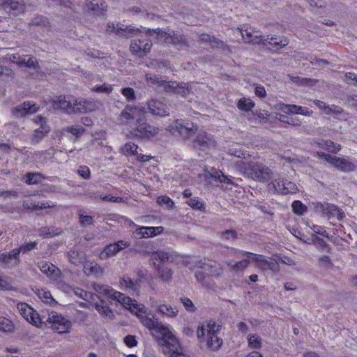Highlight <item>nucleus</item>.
<instances>
[{
	"label": "nucleus",
	"instance_id": "4468645a",
	"mask_svg": "<svg viewBox=\"0 0 357 357\" xmlns=\"http://www.w3.org/2000/svg\"><path fill=\"white\" fill-rule=\"evenodd\" d=\"M192 145L197 150L206 151L215 147V141L211 135L202 131L193 139Z\"/></svg>",
	"mask_w": 357,
	"mask_h": 357
},
{
	"label": "nucleus",
	"instance_id": "cd10ccee",
	"mask_svg": "<svg viewBox=\"0 0 357 357\" xmlns=\"http://www.w3.org/2000/svg\"><path fill=\"white\" fill-rule=\"evenodd\" d=\"M314 105L321 110H323L326 114H335L339 115L342 113V109L337 106L333 105L331 107L326 105L324 102L316 100L314 101Z\"/></svg>",
	"mask_w": 357,
	"mask_h": 357
},
{
	"label": "nucleus",
	"instance_id": "7ed1b4c3",
	"mask_svg": "<svg viewBox=\"0 0 357 357\" xmlns=\"http://www.w3.org/2000/svg\"><path fill=\"white\" fill-rule=\"evenodd\" d=\"M53 107L61 109L67 114L86 113L92 112L96 105L83 98H75L72 96H59L53 100Z\"/></svg>",
	"mask_w": 357,
	"mask_h": 357
},
{
	"label": "nucleus",
	"instance_id": "ea45409f",
	"mask_svg": "<svg viewBox=\"0 0 357 357\" xmlns=\"http://www.w3.org/2000/svg\"><path fill=\"white\" fill-rule=\"evenodd\" d=\"M320 147L326 149L328 151L332 153H337L341 150V145L335 144L331 140L321 141L319 143Z\"/></svg>",
	"mask_w": 357,
	"mask_h": 357
},
{
	"label": "nucleus",
	"instance_id": "13d9d810",
	"mask_svg": "<svg viewBox=\"0 0 357 357\" xmlns=\"http://www.w3.org/2000/svg\"><path fill=\"white\" fill-rule=\"evenodd\" d=\"M187 204L192 208L194 209H199L202 210L204 208V204L203 202L198 197H192L190 198Z\"/></svg>",
	"mask_w": 357,
	"mask_h": 357
},
{
	"label": "nucleus",
	"instance_id": "3c124183",
	"mask_svg": "<svg viewBox=\"0 0 357 357\" xmlns=\"http://www.w3.org/2000/svg\"><path fill=\"white\" fill-rule=\"evenodd\" d=\"M138 146L132 142L126 143L122 148V152L126 155H136Z\"/></svg>",
	"mask_w": 357,
	"mask_h": 357
},
{
	"label": "nucleus",
	"instance_id": "f257e3e1",
	"mask_svg": "<svg viewBox=\"0 0 357 357\" xmlns=\"http://www.w3.org/2000/svg\"><path fill=\"white\" fill-rule=\"evenodd\" d=\"M141 323L149 330H155L160 335L163 345V353L167 357H188L182 352V349L177 338L169 328L158 322V319L145 315L140 316Z\"/></svg>",
	"mask_w": 357,
	"mask_h": 357
},
{
	"label": "nucleus",
	"instance_id": "4be33fe9",
	"mask_svg": "<svg viewBox=\"0 0 357 357\" xmlns=\"http://www.w3.org/2000/svg\"><path fill=\"white\" fill-rule=\"evenodd\" d=\"M265 43L266 47L273 52H276L287 46L289 43V40L284 37H277V36H269L265 38Z\"/></svg>",
	"mask_w": 357,
	"mask_h": 357
},
{
	"label": "nucleus",
	"instance_id": "2f4dec72",
	"mask_svg": "<svg viewBox=\"0 0 357 357\" xmlns=\"http://www.w3.org/2000/svg\"><path fill=\"white\" fill-rule=\"evenodd\" d=\"M211 177L213 178L215 181H218L220 183L232 184V181L230 178L225 175L221 170L217 169L212 167L208 172Z\"/></svg>",
	"mask_w": 357,
	"mask_h": 357
},
{
	"label": "nucleus",
	"instance_id": "338daca9",
	"mask_svg": "<svg viewBox=\"0 0 357 357\" xmlns=\"http://www.w3.org/2000/svg\"><path fill=\"white\" fill-rule=\"evenodd\" d=\"M237 233L235 230L228 229L221 233V238L222 240H231L236 238Z\"/></svg>",
	"mask_w": 357,
	"mask_h": 357
},
{
	"label": "nucleus",
	"instance_id": "c9c22d12",
	"mask_svg": "<svg viewBox=\"0 0 357 357\" xmlns=\"http://www.w3.org/2000/svg\"><path fill=\"white\" fill-rule=\"evenodd\" d=\"M45 177L38 172H28L24 175V181L28 185L38 184L41 179Z\"/></svg>",
	"mask_w": 357,
	"mask_h": 357
},
{
	"label": "nucleus",
	"instance_id": "49530a36",
	"mask_svg": "<svg viewBox=\"0 0 357 357\" xmlns=\"http://www.w3.org/2000/svg\"><path fill=\"white\" fill-rule=\"evenodd\" d=\"M74 294L79 298L84 301H90L93 298V294L91 292L86 291L81 288H75L73 289Z\"/></svg>",
	"mask_w": 357,
	"mask_h": 357
},
{
	"label": "nucleus",
	"instance_id": "f704fd0d",
	"mask_svg": "<svg viewBox=\"0 0 357 357\" xmlns=\"http://www.w3.org/2000/svg\"><path fill=\"white\" fill-rule=\"evenodd\" d=\"M282 188H280V193L287 195L289 193H295L298 189L296 185L288 180L281 178Z\"/></svg>",
	"mask_w": 357,
	"mask_h": 357
},
{
	"label": "nucleus",
	"instance_id": "09e8293b",
	"mask_svg": "<svg viewBox=\"0 0 357 357\" xmlns=\"http://www.w3.org/2000/svg\"><path fill=\"white\" fill-rule=\"evenodd\" d=\"M146 229H151V227H139L135 231L134 234L137 238H149L153 237L151 231L146 230Z\"/></svg>",
	"mask_w": 357,
	"mask_h": 357
},
{
	"label": "nucleus",
	"instance_id": "aec40b11",
	"mask_svg": "<svg viewBox=\"0 0 357 357\" xmlns=\"http://www.w3.org/2000/svg\"><path fill=\"white\" fill-rule=\"evenodd\" d=\"M38 109L39 107L36 104L30 102H24L14 107L12 110V113L15 116L19 118L23 117L26 114H34L37 112Z\"/></svg>",
	"mask_w": 357,
	"mask_h": 357
},
{
	"label": "nucleus",
	"instance_id": "37998d69",
	"mask_svg": "<svg viewBox=\"0 0 357 357\" xmlns=\"http://www.w3.org/2000/svg\"><path fill=\"white\" fill-rule=\"evenodd\" d=\"M248 343L249 347L252 349H259L262 344L261 337L255 334H249L248 335Z\"/></svg>",
	"mask_w": 357,
	"mask_h": 357
},
{
	"label": "nucleus",
	"instance_id": "f03ea898",
	"mask_svg": "<svg viewBox=\"0 0 357 357\" xmlns=\"http://www.w3.org/2000/svg\"><path fill=\"white\" fill-rule=\"evenodd\" d=\"M121 123L127 124L134 122L136 123L130 130V133L135 137L149 139L158 134L159 129L148 124L144 121V114L135 107H126L121 114Z\"/></svg>",
	"mask_w": 357,
	"mask_h": 357
},
{
	"label": "nucleus",
	"instance_id": "b1692460",
	"mask_svg": "<svg viewBox=\"0 0 357 357\" xmlns=\"http://www.w3.org/2000/svg\"><path fill=\"white\" fill-rule=\"evenodd\" d=\"M320 209L328 218H337L338 220H342L344 218V213L334 204L328 203L321 204Z\"/></svg>",
	"mask_w": 357,
	"mask_h": 357
},
{
	"label": "nucleus",
	"instance_id": "bb28decb",
	"mask_svg": "<svg viewBox=\"0 0 357 357\" xmlns=\"http://www.w3.org/2000/svg\"><path fill=\"white\" fill-rule=\"evenodd\" d=\"M83 271L86 275H100L102 272V268L96 262L86 261L84 264Z\"/></svg>",
	"mask_w": 357,
	"mask_h": 357
},
{
	"label": "nucleus",
	"instance_id": "423d86ee",
	"mask_svg": "<svg viewBox=\"0 0 357 357\" xmlns=\"http://www.w3.org/2000/svg\"><path fill=\"white\" fill-rule=\"evenodd\" d=\"M144 31L149 36L156 34L161 40L166 43L172 44L176 47H182L187 45V40L183 35L178 34L169 29L165 30L160 29H144Z\"/></svg>",
	"mask_w": 357,
	"mask_h": 357
},
{
	"label": "nucleus",
	"instance_id": "6e6552de",
	"mask_svg": "<svg viewBox=\"0 0 357 357\" xmlns=\"http://www.w3.org/2000/svg\"><path fill=\"white\" fill-rule=\"evenodd\" d=\"M314 155L318 158L324 159L333 167L343 172H350L355 169V165L348 158H340L319 151H317Z\"/></svg>",
	"mask_w": 357,
	"mask_h": 357
},
{
	"label": "nucleus",
	"instance_id": "0e129e2a",
	"mask_svg": "<svg viewBox=\"0 0 357 357\" xmlns=\"http://www.w3.org/2000/svg\"><path fill=\"white\" fill-rule=\"evenodd\" d=\"M121 93L128 100H132L135 98V93L132 88H123L121 89Z\"/></svg>",
	"mask_w": 357,
	"mask_h": 357
},
{
	"label": "nucleus",
	"instance_id": "8fccbe9b",
	"mask_svg": "<svg viewBox=\"0 0 357 357\" xmlns=\"http://www.w3.org/2000/svg\"><path fill=\"white\" fill-rule=\"evenodd\" d=\"M19 61H17V64L20 66H24L30 68H36V60L33 57H29L28 60H26V56L18 57Z\"/></svg>",
	"mask_w": 357,
	"mask_h": 357
},
{
	"label": "nucleus",
	"instance_id": "72a5a7b5",
	"mask_svg": "<svg viewBox=\"0 0 357 357\" xmlns=\"http://www.w3.org/2000/svg\"><path fill=\"white\" fill-rule=\"evenodd\" d=\"M93 290L98 294L107 296L108 298H111L112 295L114 291L113 288L106 284H101L94 283L93 284Z\"/></svg>",
	"mask_w": 357,
	"mask_h": 357
},
{
	"label": "nucleus",
	"instance_id": "20e7f679",
	"mask_svg": "<svg viewBox=\"0 0 357 357\" xmlns=\"http://www.w3.org/2000/svg\"><path fill=\"white\" fill-rule=\"evenodd\" d=\"M220 328V325L213 321H209L206 325L198 326L197 336L201 342L206 343L209 349L216 351L222 344V340L218 335Z\"/></svg>",
	"mask_w": 357,
	"mask_h": 357
},
{
	"label": "nucleus",
	"instance_id": "f3484780",
	"mask_svg": "<svg viewBox=\"0 0 357 357\" xmlns=\"http://www.w3.org/2000/svg\"><path fill=\"white\" fill-rule=\"evenodd\" d=\"M20 263L18 250L13 249L9 252L0 254V264L6 268H12Z\"/></svg>",
	"mask_w": 357,
	"mask_h": 357
},
{
	"label": "nucleus",
	"instance_id": "58836bf2",
	"mask_svg": "<svg viewBox=\"0 0 357 357\" xmlns=\"http://www.w3.org/2000/svg\"><path fill=\"white\" fill-rule=\"evenodd\" d=\"M87 8L94 12L96 15L103 14L105 10V2H101L100 4L96 1H90L86 3Z\"/></svg>",
	"mask_w": 357,
	"mask_h": 357
},
{
	"label": "nucleus",
	"instance_id": "e433bc0d",
	"mask_svg": "<svg viewBox=\"0 0 357 357\" xmlns=\"http://www.w3.org/2000/svg\"><path fill=\"white\" fill-rule=\"evenodd\" d=\"M110 298L117 301L126 307H128V306H130L131 304H132V300L130 297L126 296L123 294L115 289Z\"/></svg>",
	"mask_w": 357,
	"mask_h": 357
},
{
	"label": "nucleus",
	"instance_id": "a18cd8bd",
	"mask_svg": "<svg viewBox=\"0 0 357 357\" xmlns=\"http://www.w3.org/2000/svg\"><path fill=\"white\" fill-rule=\"evenodd\" d=\"M273 108L287 114H293L294 105L284 104L280 102L275 104Z\"/></svg>",
	"mask_w": 357,
	"mask_h": 357
},
{
	"label": "nucleus",
	"instance_id": "ddd939ff",
	"mask_svg": "<svg viewBox=\"0 0 357 357\" xmlns=\"http://www.w3.org/2000/svg\"><path fill=\"white\" fill-rule=\"evenodd\" d=\"M198 130V126L190 122H184L181 120H176L171 126V132L173 134L177 132L183 138H190Z\"/></svg>",
	"mask_w": 357,
	"mask_h": 357
},
{
	"label": "nucleus",
	"instance_id": "1a4fd4ad",
	"mask_svg": "<svg viewBox=\"0 0 357 357\" xmlns=\"http://www.w3.org/2000/svg\"><path fill=\"white\" fill-rule=\"evenodd\" d=\"M17 309L29 323L38 328L42 327L45 319V312L42 311L41 314H38L31 306L25 303H18Z\"/></svg>",
	"mask_w": 357,
	"mask_h": 357
},
{
	"label": "nucleus",
	"instance_id": "393cba45",
	"mask_svg": "<svg viewBox=\"0 0 357 357\" xmlns=\"http://www.w3.org/2000/svg\"><path fill=\"white\" fill-rule=\"evenodd\" d=\"M151 259L153 261L154 267H156L158 265L156 264V261L161 263L172 262L174 261V257L169 252L158 250L151 254Z\"/></svg>",
	"mask_w": 357,
	"mask_h": 357
},
{
	"label": "nucleus",
	"instance_id": "69168bd1",
	"mask_svg": "<svg viewBox=\"0 0 357 357\" xmlns=\"http://www.w3.org/2000/svg\"><path fill=\"white\" fill-rule=\"evenodd\" d=\"M49 24H50V22H49L47 18L45 17H43V16L36 17L32 20V24H33V25H38V26H42L46 27L49 25Z\"/></svg>",
	"mask_w": 357,
	"mask_h": 357
},
{
	"label": "nucleus",
	"instance_id": "774afa93",
	"mask_svg": "<svg viewBox=\"0 0 357 357\" xmlns=\"http://www.w3.org/2000/svg\"><path fill=\"white\" fill-rule=\"evenodd\" d=\"M79 222L82 225H93V220L91 215H84L79 212Z\"/></svg>",
	"mask_w": 357,
	"mask_h": 357
},
{
	"label": "nucleus",
	"instance_id": "dca6fc26",
	"mask_svg": "<svg viewBox=\"0 0 357 357\" xmlns=\"http://www.w3.org/2000/svg\"><path fill=\"white\" fill-rule=\"evenodd\" d=\"M6 12L17 16L24 11L25 4L23 0H5L0 5Z\"/></svg>",
	"mask_w": 357,
	"mask_h": 357
},
{
	"label": "nucleus",
	"instance_id": "473e14b6",
	"mask_svg": "<svg viewBox=\"0 0 357 357\" xmlns=\"http://www.w3.org/2000/svg\"><path fill=\"white\" fill-rule=\"evenodd\" d=\"M158 312L161 313L162 315L167 316L170 318H174L177 316L178 313V309L174 307H173L170 305H160L158 307Z\"/></svg>",
	"mask_w": 357,
	"mask_h": 357
},
{
	"label": "nucleus",
	"instance_id": "de8ad7c7",
	"mask_svg": "<svg viewBox=\"0 0 357 357\" xmlns=\"http://www.w3.org/2000/svg\"><path fill=\"white\" fill-rule=\"evenodd\" d=\"M135 302V301L132 300V304H131L130 306H128L127 308H129L132 313H135L139 318H140L141 315L146 314L145 307L143 305H138Z\"/></svg>",
	"mask_w": 357,
	"mask_h": 357
},
{
	"label": "nucleus",
	"instance_id": "5701e85b",
	"mask_svg": "<svg viewBox=\"0 0 357 357\" xmlns=\"http://www.w3.org/2000/svg\"><path fill=\"white\" fill-rule=\"evenodd\" d=\"M148 108L153 115L165 116L169 114L166 105L158 100H151L149 102Z\"/></svg>",
	"mask_w": 357,
	"mask_h": 357
},
{
	"label": "nucleus",
	"instance_id": "c03bdc74",
	"mask_svg": "<svg viewBox=\"0 0 357 357\" xmlns=\"http://www.w3.org/2000/svg\"><path fill=\"white\" fill-rule=\"evenodd\" d=\"M13 329L14 325L10 319L6 317H0V331L10 333L12 332Z\"/></svg>",
	"mask_w": 357,
	"mask_h": 357
},
{
	"label": "nucleus",
	"instance_id": "a19ab883",
	"mask_svg": "<svg viewBox=\"0 0 357 357\" xmlns=\"http://www.w3.org/2000/svg\"><path fill=\"white\" fill-rule=\"evenodd\" d=\"M255 105V102L251 99L246 98H241L237 103L238 108L245 112L251 110Z\"/></svg>",
	"mask_w": 357,
	"mask_h": 357
},
{
	"label": "nucleus",
	"instance_id": "864d4df0",
	"mask_svg": "<svg viewBox=\"0 0 357 357\" xmlns=\"http://www.w3.org/2000/svg\"><path fill=\"white\" fill-rule=\"evenodd\" d=\"M291 206L292 211L297 215H303L307 210L306 206L298 200L294 201Z\"/></svg>",
	"mask_w": 357,
	"mask_h": 357
},
{
	"label": "nucleus",
	"instance_id": "6e6d98bb",
	"mask_svg": "<svg viewBox=\"0 0 357 357\" xmlns=\"http://www.w3.org/2000/svg\"><path fill=\"white\" fill-rule=\"evenodd\" d=\"M121 285L132 291L137 289V284L130 278L124 276L121 280Z\"/></svg>",
	"mask_w": 357,
	"mask_h": 357
},
{
	"label": "nucleus",
	"instance_id": "0eeeda50",
	"mask_svg": "<svg viewBox=\"0 0 357 357\" xmlns=\"http://www.w3.org/2000/svg\"><path fill=\"white\" fill-rule=\"evenodd\" d=\"M59 334L69 333L71 328V322L62 314L56 312L51 311L45 312V319L43 322Z\"/></svg>",
	"mask_w": 357,
	"mask_h": 357
},
{
	"label": "nucleus",
	"instance_id": "39448f33",
	"mask_svg": "<svg viewBox=\"0 0 357 357\" xmlns=\"http://www.w3.org/2000/svg\"><path fill=\"white\" fill-rule=\"evenodd\" d=\"M145 77L149 84L162 86L167 92L180 94L183 96L190 92L189 84L187 83L179 84L177 82H167L164 77L153 74H146Z\"/></svg>",
	"mask_w": 357,
	"mask_h": 357
},
{
	"label": "nucleus",
	"instance_id": "412c9836",
	"mask_svg": "<svg viewBox=\"0 0 357 357\" xmlns=\"http://www.w3.org/2000/svg\"><path fill=\"white\" fill-rule=\"evenodd\" d=\"M38 267L42 273L52 280L57 281L60 279L61 271L54 264L43 261L38 262Z\"/></svg>",
	"mask_w": 357,
	"mask_h": 357
},
{
	"label": "nucleus",
	"instance_id": "052dcab7",
	"mask_svg": "<svg viewBox=\"0 0 357 357\" xmlns=\"http://www.w3.org/2000/svg\"><path fill=\"white\" fill-rule=\"evenodd\" d=\"M112 86L107 84H103L102 85H96L92 88V91L97 93H104L109 94L112 91Z\"/></svg>",
	"mask_w": 357,
	"mask_h": 357
},
{
	"label": "nucleus",
	"instance_id": "c756f323",
	"mask_svg": "<svg viewBox=\"0 0 357 357\" xmlns=\"http://www.w3.org/2000/svg\"><path fill=\"white\" fill-rule=\"evenodd\" d=\"M200 268L208 272L210 275L211 276H220L222 274L223 269L220 264H208L206 263H203Z\"/></svg>",
	"mask_w": 357,
	"mask_h": 357
},
{
	"label": "nucleus",
	"instance_id": "f8f14e48",
	"mask_svg": "<svg viewBox=\"0 0 357 357\" xmlns=\"http://www.w3.org/2000/svg\"><path fill=\"white\" fill-rule=\"evenodd\" d=\"M36 127L31 136L30 142L32 144L39 143L50 132L51 128L45 118L37 116L33 119Z\"/></svg>",
	"mask_w": 357,
	"mask_h": 357
},
{
	"label": "nucleus",
	"instance_id": "bf43d9fd",
	"mask_svg": "<svg viewBox=\"0 0 357 357\" xmlns=\"http://www.w3.org/2000/svg\"><path fill=\"white\" fill-rule=\"evenodd\" d=\"M157 202L161 206H165L167 208L174 207V202L167 196H160L157 199Z\"/></svg>",
	"mask_w": 357,
	"mask_h": 357
},
{
	"label": "nucleus",
	"instance_id": "2eb2a0df",
	"mask_svg": "<svg viewBox=\"0 0 357 357\" xmlns=\"http://www.w3.org/2000/svg\"><path fill=\"white\" fill-rule=\"evenodd\" d=\"M152 47V43L147 38H137L132 40L130 43V51L139 57L146 55Z\"/></svg>",
	"mask_w": 357,
	"mask_h": 357
},
{
	"label": "nucleus",
	"instance_id": "e2e57ef3",
	"mask_svg": "<svg viewBox=\"0 0 357 357\" xmlns=\"http://www.w3.org/2000/svg\"><path fill=\"white\" fill-rule=\"evenodd\" d=\"M180 301L187 311L195 312L196 310L195 306L190 298L187 297H183L180 298Z\"/></svg>",
	"mask_w": 357,
	"mask_h": 357
},
{
	"label": "nucleus",
	"instance_id": "680f3d73",
	"mask_svg": "<svg viewBox=\"0 0 357 357\" xmlns=\"http://www.w3.org/2000/svg\"><path fill=\"white\" fill-rule=\"evenodd\" d=\"M37 244V241H33L28 243H23L20 246V248H15V250H18L19 255L20 254V252L26 253L30 250L35 249Z\"/></svg>",
	"mask_w": 357,
	"mask_h": 357
},
{
	"label": "nucleus",
	"instance_id": "5fc2aeb1",
	"mask_svg": "<svg viewBox=\"0 0 357 357\" xmlns=\"http://www.w3.org/2000/svg\"><path fill=\"white\" fill-rule=\"evenodd\" d=\"M293 110V114H301L305 116H311L313 114V112L310 110L307 107L296 105H294Z\"/></svg>",
	"mask_w": 357,
	"mask_h": 357
},
{
	"label": "nucleus",
	"instance_id": "9d476101",
	"mask_svg": "<svg viewBox=\"0 0 357 357\" xmlns=\"http://www.w3.org/2000/svg\"><path fill=\"white\" fill-rule=\"evenodd\" d=\"M243 255H248L252 262H255L263 271L270 270L278 273L280 271V266L278 261L275 259H268L266 257L261 255H257L249 252L242 251Z\"/></svg>",
	"mask_w": 357,
	"mask_h": 357
},
{
	"label": "nucleus",
	"instance_id": "a211bd4d",
	"mask_svg": "<svg viewBox=\"0 0 357 357\" xmlns=\"http://www.w3.org/2000/svg\"><path fill=\"white\" fill-rule=\"evenodd\" d=\"M129 245L130 243L128 241L123 240L109 244L100 252V258L103 260L107 259L109 257L114 256L121 250L129 247Z\"/></svg>",
	"mask_w": 357,
	"mask_h": 357
},
{
	"label": "nucleus",
	"instance_id": "c85d7f7f",
	"mask_svg": "<svg viewBox=\"0 0 357 357\" xmlns=\"http://www.w3.org/2000/svg\"><path fill=\"white\" fill-rule=\"evenodd\" d=\"M96 310L105 319L112 320L114 318V313L110 307L103 301L95 304Z\"/></svg>",
	"mask_w": 357,
	"mask_h": 357
},
{
	"label": "nucleus",
	"instance_id": "79ce46f5",
	"mask_svg": "<svg viewBox=\"0 0 357 357\" xmlns=\"http://www.w3.org/2000/svg\"><path fill=\"white\" fill-rule=\"evenodd\" d=\"M38 297L43 302L47 304H52L55 303L51 293L49 291L41 289H38L36 291Z\"/></svg>",
	"mask_w": 357,
	"mask_h": 357
},
{
	"label": "nucleus",
	"instance_id": "6ab92c4d",
	"mask_svg": "<svg viewBox=\"0 0 357 357\" xmlns=\"http://www.w3.org/2000/svg\"><path fill=\"white\" fill-rule=\"evenodd\" d=\"M239 31L245 43L252 44H261L266 45L265 37L259 34V32L255 31L252 29H240Z\"/></svg>",
	"mask_w": 357,
	"mask_h": 357
},
{
	"label": "nucleus",
	"instance_id": "9b49d317",
	"mask_svg": "<svg viewBox=\"0 0 357 357\" xmlns=\"http://www.w3.org/2000/svg\"><path fill=\"white\" fill-rule=\"evenodd\" d=\"M245 174L255 180L259 181L267 179L271 173V169L264 166L262 163L250 162H248L245 168Z\"/></svg>",
	"mask_w": 357,
	"mask_h": 357
},
{
	"label": "nucleus",
	"instance_id": "7c9ffc66",
	"mask_svg": "<svg viewBox=\"0 0 357 357\" xmlns=\"http://www.w3.org/2000/svg\"><path fill=\"white\" fill-rule=\"evenodd\" d=\"M156 269L159 278L164 282H168L169 281L173 275V271L167 266H165L163 265H157L156 267H155Z\"/></svg>",
	"mask_w": 357,
	"mask_h": 357
},
{
	"label": "nucleus",
	"instance_id": "4c0bfd02",
	"mask_svg": "<svg viewBox=\"0 0 357 357\" xmlns=\"http://www.w3.org/2000/svg\"><path fill=\"white\" fill-rule=\"evenodd\" d=\"M199 38L202 42L208 43L213 48L222 47L223 46V42L222 40L210 35L202 34Z\"/></svg>",
	"mask_w": 357,
	"mask_h": 357
},
{
	"label": "nucleus",
	"instance_id": "a878e982",
	"mask_svg": "<svg viewBox=\"0 0 357 357\" xmlns=\"http://www.w3.org/2000/svg\"><path fill=\"white\" fill-rule=\"evenodd\" d=\"M115 32L117 35L124 37H132L139 36L142 31L132 26H125L123 24H117Z\"/></svg>",
	"mask_w": 357,
	"mask_h": 357
},
{
	"label": "nucleus",
	"instance_id": "603ef678",
	"mask_svg": "<svg viewBox=\"0 0 357 357\" xmlns=\"http://www.w3.org/2000/svg\"><path fill=\"white\" fill-rule=\"evenodd\" d=\"M63 131L70 132L75 137H79L84 132L85 129L80 126H73L66 127L63 129Z\"/></svg>",
	"mask_w": 357,
	"mask_h": 357
},
{
	"label": "nucleus",
	"instance_id": "4d7b16f0",
	"mask_svg": "<svg viewBox=\"0 0 357 357\" xmlns=\"http://www.w3.org/2000/svg\"><path fill=\"white\" fill-rule=\"evenodd\" d=\"M241 254H242L241 252ZM241 256H243V255H241ZM246 256H247L246 259H245L242 261H237L234 264V271H241L248 267V266L249 263L251 261V260H250V257H249L248 255H246Z\"/></svg>",
	"mask_w": 357,
	"mask_h": 357
}]
</instances>
